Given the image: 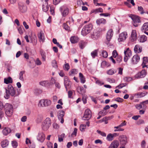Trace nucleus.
Returning <instances> with one entry per match:
<instances>
[{"instance_id": "24", "label": "nucleus", "mask_w": 148, "mask_h": 148, "mask_svg": "<svg viewBox=\"0 0 148 148\" xmlns=\"http://www.w3.org/2000/svg\"><path fill=\"white\" fill-rule=\"evenodd\" d=\"M99 36V33L98 31H95L91 35V38L95 40Z\"/></svg>"}, {"instance_id": "17", "label": "nucleus", "mask_w": 148, "mask_h": 148, "mask_svg": "<svg viewBox=\"0 0 148 148\" xmlns=\"http://www.w3.org/2000/svg\"><path fill=\"white\" fill-rule=\"evenodd\" d=\"M130 39L132 42H134L136 40V30H132L131 33V37L130 38Z\"/></svg>"}, {"instance_id": "10", "label": "nucleus", "mask_w": 148, "mask_h": 148, "mask_svg": "<svg viewBox=\"0 0 148 148\" xmlns=\"http://www.w3.org/2000/svg\"><path fill=\"white\" fill-rule=\"evenodd\" d=\"M91 112L90 110L89 109H87L85 111L82 119L85 120V119L84 118H85L86 120H88L91 118Z\"/></svg>"}, {"instance_id": "56", "label": "nucleus", "mask_w": 148, "mask_h": 148, "mask_svg": "<svg viewBox=\"0 0 148 148\" xmlns=\"http://www.w3.org/2000/svg\"><path fill=\"white\" fill-rule=\"evenodd\" d=\"M86 125L82 124L80 127V130L81 131H82L84 130L86 128Z\"/></svg>"}, {"instance_id": "51", "label": "nucleus", "mask_w": 148, "mask_h": 148, "mask_svg": "<svg viewBox=\"0 0 148 148\" xmlns=\"http://www.w3.org/2000/svg\"><path fill=\"white\" fill-rule=\"evenodd\" d=\"M112 55L113 57L116 58V57L118 56V54L116 50H114L112 52Z\"/></svg>"}, {"instance_id": "27", "label": "nucleus", "mask_w": 148, "mask_h": 148, "mask_svg": "<svg viewBox=\"0 0 148 148\" xmlns=\"http://www.w3.org/2000/svg\"><path fill=\"white\" fill-rule=\"evenodd\" d=\"M147 39V37L146 36L143 35L140 37L139 41L140 42H143L146 41Z\"/></svg>"}, {"instance_id": "64", "label": "nucleus", "mask_w": 148, "mask_h": 148, "mask_svg": "<svg viewBox=\"0 0 148 148\" xmlns=\"http://www.w3.org/2000/svg\"><path fill=\"white\" fill-rule=\"evenodd\" d=\"M146 144V142L144 140L142 141L141 143V146L142 148H145V146Z\"/></svg>"}, {"instance_id": "58", "label": "nucleus", "mask_w": 148, "mask_h": 148, "mask_svg": "<svg viewBox=\"0 0 148 148\" xmlns=\"http://www.w3.org/2000/svg\"><path fill=\"white\" fill-rule=\"evenodd\" d=\"M115 100L118 102H122L123 101V99L120 97H117L115 99Z\"/></svg>"}, {"instance_id": "14", "label": "nucleus", "mask_w": 148, "mask_h": 148, "mask_svg": "<svg viewBox=\"0 0 148 148\" xmlns=\"http://www.w3.org/2000/svg\"><path fill=\"white\" fill-rule=\"evenodd\" d=\"M45 138V134L42 132H40L37 136V139L41 142H43Z\"/></svg>"}, {"instance_id": "49", "label": "nucleus", "mask_w": 148, "mask_h": 148, "mask_svg": "<svg viewBox=\"0 0 148 148\" xmlns=\"http://www.w3.org/2000/svg\"><path fill=\"white\" fill-rule=\"evenodd\" d=\"M97 132L103 136L106 137V134L104 132H101L99 130H97Z\"/></svg>"}, {"instance_id": "26", "label": "nucleus", "mask_w": 148, "mask_h": 148, "mask_svg": "<svg viewBox=\"0 0 148 148\" xmlns=\"http://www.w3.org/2000/svg\"><path fill=\"white\" fill-rule=\"evenodd\" d=\"M12 78L10 77L4 79V82L6 84L12 83Z\"/></svg>"}, {"instance_id": "43", "label": "nucleus", "mask_w": 148, "mask_h": 148, "mask_svg": "<svg viewBox=\"0 0 148 148\" xmlns=\"http://www.w3.org/2000/svg\"><path fill=\"white\" fill-rule=\"evenodd\" d=\"M143 62L142 65H146L148 62V57H144L143 58Z\"/></svg>"}, {"instance_id": "7", "label": "nucleus", "mask_w": 148, "mask_h": 148, "mask_svg": "<svg viewBox=\"0 0 148 148\" xmlns=\"http://www.w3.org/2000/svg\"><path fill=\"white\" fill-rule=\"evenodd\" d=\"M60 10L62 16L63 17H65L67 16L69 12V8L64 6H61L60 9Z\"/></svg>"}, {"instance_id": "39", "label": "nucleus", "mask_w": 148, "mask_h": 148, "mask_svg": "<svg viewBox=\"0 0 148 148\" xmlns=\"http://www.w3.org/2000/svg\"><path fill=\"white\" fill-rule=\"evenodd\" d=\"M64 115V114L61 115L58 114V119L59 120H61L60 122L62 123H63L64 122V119L63 118Z\"/></svg>"}, {"instance_id": "41", "label": "nucleus", "mask_w": 148, "mask_h": 148, "mask_svg": "<svg viewBox=\"0 0 148 148\" xmlns=\"http://www.w3.org/2000/svg\"><path fill=\"white\" fill-rule=\"evenodd\" d=\"M19 9L21 12L23 13L25 12L27 10L26 7L23 5L20 6Z\"/></svg>"}, {"instance_id": "11", "label": "nucleus", "mask_w": 148, "mask_h": 148, "mask_svg": "<svg viewBox=\"0 0 148 148\" xmlns=\"http://www.w3.org/2000/svg\"><path fill=\"white\" fill-rule=\"evenodd\" d=\"M113 31L112 29H109L107 32L106 35V38L107 40L109 42L113 36Z\"/></svg>"}, {"instance_id": "30", "label": "nucleus", "mask_w": 148, "mask_h": 148, "mask_svg": "<svg viewBox=\"0 0 148 148\" xmlns=\"http://www.w3.org/2000/svg\"><path fill=\"white\" fill-rule=\"evenodd\" d=\"M49 7L48 3H44L42 5V10L45 12H47L49 10Z\"/></svg>"}, {"instance_id": "59", "label": "nucleus", "mask_w": 148, "mask_h": 148, "mask_svg": "<svg viewBox=\"0 0 148 148\" xmlns=\"http://www.w3.org/2000/svg\"><path fill=\"white\" fill-rule=\"evenodd\" d=\"M127 84L126 83H122L120 84L118 86L116 87V88L119 87V88H122L123 87L125 86Z\"/></svg>"}, {"instance_id": "8", "label": "nucleus", "mask_w": 148, "mask_h": 148, "mask_svg": "<svg viewBox=\"0 0 148 148\" xmlns=\"http://www.w3.org/2000/svg\"><path fill=\"white\" fill-rule=\"evenodd\" d=\"M120 144L125 146L128 143L127 137L125 135H122L119 137Z\"/></svg>"}, {"instance_id": "33", "label": "nucleus", "mask_w": 148, "mask_h": 148, "mask_svg": "<svg viewBox=\"0 0 148 148\" xmlns=\"http://www.w3.org/2000/svg\"><path fill=\"white\" fill-rule=\"evenodd\" d=\"M79 77L82 83H84L85 82V78L82 74L81 73H79Z\"/></svg>"}, {"instance_id": "61", "label": "nucleus", "mask_w": 148, "mask_h": 148, "mask_svg": "<svg viewBox=\"0 0 148 148\" xmlns=\"http://www.w3.org/2000/svg\"><path fill=\"white\" fill-rule=\"evenodd\" d=\"M64 69L66 71H68L70 68L69 65H64L63 67Z\"/></svg>"}, {"instance_id": "52", "label": "nucleus", "mask_w": 148, "mask_h": 148, "mask_svg": "<svg viewBox=\"0 0 148 148\" xmlns=\"http://www.w3.org/2000/svg\"><path fill=\"white\" fill-rule=\"evenodd\" d=\"M138 9L139 11L141 12V14H143L144 13V10L142 6H138Z\"/></svg>"}, {"instance_id": "40", "label": "nucleus", "mask_w": 148, "mask_h": 148, "mask_svg": "<svg viewBox=\"0 0 148 148\" xmlns=\"http://www.w3.org/2000/svg\"><path fill=\"white\" fill-rule=\"evenodd\" d=\"M25 73V71H21L19 74V79L23 81L24 79L23 77V75Z\"/></svg>"}, {"instance_id": "1", "label": "nucleus", "mask_w": 148, "mask_h": 148, "mask_svg": "<svg viewBox=\"0 0 148 148\" xmlns=\"http://www.w3.org/2000/svg\"><path fill=\"white\" fill-rule=\"evenodd\" d=\"M6 94L4 96V97L7 99H8L10 97V96L12 97L15 96V91L11 85H9L8 86L7 89H5Z\"/></svg>"}, {"instance_id": "20", "label": "nucleus", "mask_w": 148, "mask_h": 148, "mask_svg": "<svg viewBox=\"0 0 148 148\" xmlns=\"http://www.w3.org/2000/svg\"><path fill=\"white\" fill-rule=\"evenodd\" d=\"M11 132L10 128L8 127H5L3 130L2 132L3 134L5 136H6Z\"/></svg>"}, {"instance_id": "16", "label": "nucleus", "mask_w": 148, "mask_h": 148, "mask_svg": "<svg viewBox=\"0 0 148 148\" xmlns=\"http://www.w3.org/2000/svg\"><path fill=\"white\" fill-rule=\"evenodd\" d=\"M119 145V143L118 141L114 140L110 145L108 148H117Z\"/></svg>"}, {"instance_id": "28", "label": "nucleus", "mask_w": 148, "mask_h": 148, "mask_svg": "<svg viewBox=\"0 0 148 148\" xmlns=\"http://www.w3.org/2000/svg\"><path fill=\"white\" fill-rule=\"evenodd\" d=\"M98 49H96L91 52V55L93 58L98 56Z\"/></svg>"}, {"instance_id": "54", "label": "nucleus", "mask_w": 148, "mask_h": 148, "mask_svg": "<svg viewBox=\"0 0 148 148\" xmlns=\"http://www.w3.org/2000/svg\"><path fill=\"white\" fill-rule=\"evenodd\" d=\"M122 58L121 56H117V57L116 59V62H117L118 63H119L122 61Z\"/></svg>"}, {"instance_id": "9", "label": "nucleus", "mask_w": 148, "mask_h": 148, "mask_svg": "<svg viewBox=\"0 0 148 148\" xmlns=\"http://www.w3.org/2000/svg\"><path fill=\"white\" fill-rule=\"evenodd\" d=\"M124 53L125 56L124 58V61L125 62H126L128 59L132 56V52L129 48H128L126 50L124 51Z\"/></svg>"}, {"instance_id": "12", "label": "nucleus", "mask_w": 148, "mask_h": 148, "mask_svg": "<svg viewBox=\"0 0 148 148\" xmlns=\"http://www.w3.org/2000/svg\"><path fill=\"white\" fill-rule=\"evenodd\" d=\"M146 74V71L143 70L141 72L138 73L135 75V77L137 78H143L145 76Z\"/></svg>"}, {"instance_id": "15", "label": "nucleus", "mask_w": 148, "mask_h": 148, "mask_svg": "<svg viewBox=\"0 0 148 148\" xmlns=\"http://www.w3.org/2000/svg\"><path fill=\"white\" fill-rule=\"evenodd\" d=\"M142 51V47L139 45H136L134 48V51L136 53H140Z\"/></svg>"}, {"instance_id": "31", "label": "nucleus", "mask_w": 148, "mask_h": 148, "mask_svg": "<svg viewBox=\"0 0 148 148\" xmlns=\"http://www.w3.org/2000/svg\"><path fill=\"white\" fill-rule=\"evenodd\" d=\"M92 13H95L98 12H103V9L101 8L97 9H93L91 11Z\"/></svg>"}, {"instance_id": "37", "label": "nucleus", "mask_w": 148, "mask_h": 148, "mask_svg": "<svg viewBox=\"0 0 148 148\" xmlns=\"http://www.w3.org/2000/svg\"><path fill=\"white\" fill-rule=\"evenodd\" d=\"M113 117L114 116H106L103 118L101 120H100V121H102L103 122L106 121H108L112 119L113 118Z\"/></svg>"}, {"instance_id": "57", "label": "nucleus", "mask_w": 148, "mask_h": 148, "mask_svg": "<svg viewBox=\"0 0 148 148\" xmlns=\"http://www.w3.org/2000/svg\"><path fill=\"white\" fill-rule=\"evenodd\" d=\"M77 128H75L73 132L71 134V136H73L74 135L75 136H76L77 134Z\"/></svg>"}, {"instance_id": "3", "label": "nucleus", "mask_w": 148, "mask_h": 148, "mask_svg": "<svg viewBox=\"0 0 148 148\" xmlns=\"http://www.w3.org/2000/svg\"><path fill=\"white\" fill-rule=\"evenodd\" d=\"M5 113L6 115L10 116L12 115L13 109L12 105L9 103H6L4 106Z\"/></svg>"}, {"instance_id": "35", "label": "nucleus", "mask_w": 148, "mask_h": 148, "mask_svg": "<svg viewBox=\"0 0 148 148\" xmlns=\"http://www.w3.org/2000/svg\"><path fill=\"white\" fill-rule=\"evenodd\" d=\"M40 52L42 56V60L45 61L46 59L45 53L42 50H40Z\"/></svg>"}, {"instance_id": "55", "label": "nucleus", "mask_w": 148, "mask_h": 148, "mask_svg": "<svg viewBox=\"0 0 148 148\" xmlns=\"http://www.w3.org/2000/svg\"><path fill=\"white\" fill-rule=\"evenodd\" d=\"M62 0H53V3L55 5L59 4Z\"/></svg>"}, {"instance_id": "22", "label": "nucleus", "mask_w": 148, "mask_h": 148, "mask_svg": "<svg viewBox=\"0 0 148 148\" xmlns=\"http://www.w3.org/2000/svg\"><path fill=\"white\" fill-rule=\"evenodd\" d=\"M38 38L39 39L40 41H42L44 42L45 40V35L42 31H41L40 33L38 34Z\"/></svg>"}, {"instance_id": "5", "label": "nucleus", "mask_w": 148, "mask_h": 148, "mask_svg": "<svg viewBox=\"0 0 148 148\" xmlns=\"http://www.w3.org/2000/svg\"><path fill=\"white\" fill-rule=\"evenodd\" d=\"M51 104V101L48 99H42L40 100L38 105L40 107H46L50 106Z\"/></svg>"}, {"instance_id": "47", "label": "nucleus", "mask_w": 148, "mask_h": 148, "mask_svg": "<svg viewBox=\"0 0 148 148\" xmlns=\"http://www.w3.org/2000/svg\"><path fill=\"white\" fill-rule=\"evenodd\" d=\"M147 93V92H142L140 93L137 94V96H138V97L141 98L145 96Z\"/></svg>"}, {"instance_id": "29", "label": "nucleus", "mask_w": 148, "mask_h": 148, "mask_svg": "<svg viewBox=\"0 0 148 148\" xmlns=\"http://www.w3.org/2000/svg\"><path fill=\"white\" fill-rule=\"evenodd\" d=\"M141 30L143 31H148V22L145 23L141 27Z\"/></svg>"}, {"instance_id": "45", "label": "nucleus", "mask_w": 148, "mask_h": 148, "mask_svg": "<svg viewBox=\"0 0 148 148\" xmlns=\"http://www.w3.org/2000/svg\"><path fill=\"white\" fill-rule=\"evenodd\" d=\"M94 78L96 81V84H97L100 86H101L104 84V83L103 82H102L101 81L97 79L95 77Z\"/></svg>"}, {"instance_id": "32", "label": "nucleus", "mask_w": 148, "mask_h": 148, "mask_svg": "<svg viewBox=\"0 0 148 148\" xmlns=\"http://www.w3.org/2000/svg\"><path fill=\"white\" fill-rule=\"evenodd\" d=\"M8 141L6 140H3L1 143V146L3 147H5L8 145Z\"/></svg>"}, {"instance_id": "62", "label": "nucleus", "mask_w": 148, "mask_h": 148, "mask_svg": "<svg viewBox=\"0 0 148 148\" xmlns=\"http://www.w3.org/2000/svg\"><path fill=\"white\" fill-rule=\"evenodd\" d=\"M42 120V118L41 116H38L36 120L37 123H39Z\"/></svg>"}, {"instance_id": "44", "label": "nucleus", "mask_w": 148, "mask_h": 148, "mask_svg": "<svg viewBox=\"0 0 148 148\" xmlns=\"http://www.w3.org/2000/svg\"><path fill=\"white\" fill-rule=\"evenodd\" d=\"M101 56L104 58H106L108 56L107 52L106 51L102 50L101 52Z\"/></svg>"}, {"instance_id": "42", "label": "nucleus", "mask_w": 148, "mask_h": 148, "mask_svg": "<svg viewBox=\"0 0 148 148\" xmlns=\"http://www.w3.org/2000/svg\"><path fill=\"white\" fill-rule=\"evenodd\" d=\"M135 107L138 110H140V109L143 108H144L145 107V106H143V105L142 103V102L140 103V104L135 105Z\"/></svg>"}, {"instance_id": "63", "label": "nucleus", "mask_w": 148, "mask_h": 148, "mask_svg": "<svg viewBox=\"0 0 148 148\" xmlns=\"http://www.w3.org/2000/svg\"><path fill=\"white\" fill-rule=\"evenodd\" d=\"M48 148H53L52 144L50 142H48L47 144Z\"/></svg>"}, {"instance_id": "6", "label": "nucleus", "mask_w": 148, "mask_h": 148, "mask_svg": "<svg viewBox=\"0 0 148 148\" xmlns=\"http://www.w3.org/2000/svg\"><path fill=\"white\" fill-rule=\"evenodd\" d=\"M131 18L133 20V25L134 26L137 27L140 25L141 21L138 16L132 15L131 16Z\"/></svg>"}, {"instance_id": "38", "label": "nucleus", "mask_w": 148, "mask_h": 148, "mask_svg": "<svg viewBox=\"0 0 148 148\" xmlns=\"http://www.w3.org/2000/svg\"><path fill=\"white\" fill-rule=\"evenodd\" d=\"M69 73V75H75L77 73V71L75 69H73Z\"/></svg>"}, {"instance_id": "13", "label": "nucleus", "mask_w": 148, "mask_h": 148, "mask_svg": "<svg viewBox=\"0 0 148 148\" xmlns=\"http://www.w3.org/2000/svg\"><path fill=\"white\" fill-rule=\"evenodd\" d=\"M127 37V34L126 32H123L121 33L119 36V41H123L125 40Z\"/></svg>"}, {"instance_id": "50", "label": "nucleus", "mask_w": 148, "mask_h": 148, "mask_svg": "<svg viewBox=\"0 0 148 148\" xmlns=\"http://www.w3.org/2000/svg\"><path fill=\"white\" fill-rule=\"evenodd\" d=\"M12 144L13 147L14 148H16L18 145V143L16 141H12Z\"/></svg>"}, {"instance_id": "25", "label": "nucleus", "mask_w": 148, "mask_h": 148, "mask_svg": "<svg viewBox=\"0 0 148 148\" xmlns=\"http://www.w3.org/2000/svg\"><path fill=\"white\" fill-rule=\"evenodd\" d=\"M70 40L72 43H75L78 41V38L75 36H72L70 38Z\"/></svg>"}, {"instance_id": "23", "label": "nucleus", "mask_w": 148, "mask_h": 148, "mask_svg": "<svg viewBox=\"0 0 148 148\" xmlns=\"http://www.w3.org/2000/svg\"><path fill=\"white\" fill-rule=\"evenodd\" d=\"M106 23V20L103 18H99L96 20V23L98 25H99L101 24H104Z\"/></svg>"}, {"instance_id": "46", "label": "nucleus", "mask_w": 148, "mask_h": 148, "mask_svg": "<svg viewBox=\"0 0 148 148\" xmlns=\"http://www.w3.org/2000/svg\"><path fill=\"white\" fill-rule=\"evenodd\" d=\"M106 138L108 141H111L113 140V137L112 134H110L107 135Z\"/></svg>"}, {"instance_id": "36", "label": "nucleus", "mask_w": 148, "mask_h": 148, "mask_svg": "<svg viewBox=\"0 0 148 148\" xmlns=\"http://www.w3.org/2000/svg\"><path fill=\"white\" fill-rule=\"evenodd\" d=\"M79 46L81 49H83L85 46V42L83 41H82L79 42Z\"/></svg>"}, {"instance_id": "4", "label": "nucleus", "mask_w": 148, "mask_h": 148, "mask_svg": "<svg viewBox=\"0 0 148 148\" xmlns=\"http://www.w3.org/2000/svg\"><path fill=\"white\" fill-rule=\"evenodd\" d=\"M92 26L91 24L89 23L85 25L81 33L83 36H85L89 33L92 30Z\"/></svg>"}, {"instance_id": "2", "label": "nucleus", "mask_w": 148, "mask_h": 148, "mask_svg": "<svg viewBox=\"0 0 148 148\" xmlns=\"http://www.w3.org/2000/svg\"><path fill=\"white\" fill-rule=\"evenodd\" d=\"M51 124V120L50 118H47L42 123V127L43 130L46 131L48 129Z\"/></svg>"}, {"instance_id": "18", "label": "nucleus", "mask_w": 148, "mask_h": 148, "mask_svg": "<svg viewBox=\"0 0 148 148\" xmlns=\"http://www.w3.org/2000/svg\"><path fill=\"white\" fill-rule=\"evenodd\" d=\"M140 60L139 56L138 54L134 55L132 58V62L133 64H136Z\"/></svg>"}, {"instance_id": "34", "label": "nucleus", "mask_w": 148, "mask_h": 148, "mask_svg": "<svg viewBox=\"0 0 148 148\" xmlns=\"http://www.w3.org/2000/svg\"><path fill=\"white\" fill-rule=\"evenodd\" d=\"M31 42L34 45H36L37 42V39L36 36L35 35L32 36L31 38Z\"/></svg>"}, {"instance_id": "19", "label": "nucleus", "mask_w": 148, "mask_h": 148, "mask_svg": "<svg viewBox=\"0 0 148 148\" xmlns=\"http://www.w3.org/2000/svg\"><path fill=\"white\" fill-rule=\"evenodd\" d=\"M64 84L67 90V88L70 87L71 83L68 80V77H64Z\"/></svg>"}, {"instance_id": "53", "label": "nucleus", "mask_w": 148, "mask_h": 148, "mask_svg": "<svg viewBox=\"0 0 148 148\" xmlns=\"http://www.w3.org/2000/svg\"><path fill=\"white\" fill-rule=\"evenodd\" d=\"M63 26L65 30H69L70 27L67 25L66 23H64Z\"/></svg>"}, {"instance_id": "60", "label": "nucleus", "mask_w": 148, "mask_h": 148, "mask_svg": "<svg viewBox=\"0 0 148 148\" xmlns=\"http://www.w3.org/2000/svg\"><path fill=\"white\" fill-rule=\"evenodd\" d=\"M56 82L55 80L53 78H52L51 79L50 82H49L50 83V85H51L52 84H55Z\"/></svg>"}, {"instance_id": "21", "label": "nucleus", "mask_w": 148, "mask_h": 148, "mask_svg": "<svg viewBox=\"0 0 148 148\" xmlns=\"http://www.w3.org/2000/svg\"><path fill=\"white\" fill-rule=\"evenodd\" d=\"M40 85L48 87L50 85V83L48 81H43L40 82L39 83Z\"/></svg>"}, {"instance_id": "48", "label": "nucleus", "mask_w": 148, "mask_h": 148, "mask_svg": "<svg viewBox=\"0 0 148 148\" xmlns=\"http://www.w3.org/2000/svg\"><path fill=\"white\" fill-rule=\"evenodd\" d=\"M107 114V113L106 111H104V110H102L100 111L98 114V115H100L101 116H103L106 115Z\"/></svg>"}]
</instances>
